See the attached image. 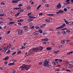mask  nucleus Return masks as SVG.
<instances>
[{
  "label": "nucleus",
  "instance_id": "obj_1",
  "mask_svg": "<svg viewBox=\"0 0 73 73\" xmlns=\"http://www.w3.org/2000/svg\"><path fill=\"white\" fill-rule=\"evenodd\" d=\"M31 66L28 65H26L25 64L23 65L22 66H20V69H21V70H24V69L25 68L26 70H28L29 69V68H30Z\"/></svg>",
  "mask_w": 73,
  "mask_h": 73
},
{
  "label": "nucleus",
  "instance_id": "obj_2",
  "mask_svg": "<svg viewBox=\"0 0 73 73\" xmlns=\"http://www.w3.org/2000/svg\"><path fill=\"white\" fill-rule=\"evenodd\" d=\"M50 62V61H47V60L46 59L45 61L44 62V66L45 67L47 66L48 67H49V64L48 63H49Z\"/></svg>",
  "mask_w": 73,
  "mask_h": 73
},
{
  "label": "nucleus",
  "instance_id": "obj_3",
  "mask_svg": "<svg viewBox=\"0 0 73 73\" xmlns=\"http://www.w3.org/2000/svg\"><path fill=\"white\" fill-rule=\"evenodd\" d=\"M25 32H28L29 31V29L27 26H25L23 27Z\"/></svg>",
  "mask_w": 73,
  "mask_h": 73
},
{
  "label": "nucleus",
  "instance_id": "obj_4",
  "mask_svg": "<svg viewBox=\"0 0 73 73\" xmlns=\"http://www.w3.org/2000/svg\"><path fill=\"white\" fill-rule=\"evenodd\" d=\"M33 51L30 52V53H31V54H33V52H34V50L35 52H38V48H33Z\"/></svg>",
  "mask_w": 73,
  "mask_h": 73
},
{
  "label": "nucleus",
  "instance_id": "obj_5",
  "mask_svg": "<svg viewBox=\"0 0 73 73\" xmlns=\"http://www.w3.org/2000/svg\"><path fill=\"white\" fill-rule=\"evenodd\" d=\"M18 34L19 35H22L23 34V30L22 29L21 30H20L18 32Z\"/></svg>",
  "mask_w": 73,
  "mask_h": 73
},
{
  "label": "nucleus",
  "instance_id": "obj_6",
  "mask_svg": "<svg viewBox=\"0 0 73 73\" xmlns=\"http://www.w3.org/2000/svg\"><path fill=\"white\" fill-rule=\"evenodd\" d=\"M64 12L62 10H60L58 12H56V14H59V13H64Z\"/></svg>",
  "mask_w": 73,
  "mask_h": 73
},
{
  "label": "nucleus",
  "instance_id": "obj_7",
  "mask_svg": "<svg viewBox=\"0 0 73 73\" xmlns=\"http://www.w3.org/2000/svg\"><path fill=\"white\" fill-rule=\"evenodd\" d=\"M57 8H59V9L61 7V4L59 3L57 5Z\"/></svg>",
  "mask_w": 73,
  "mask_h": 73
},
{
  "label": "nucleus",
  "instance_id": "obj_8",
  "mask_svg": "<svg viewBox=\"0 0 73 73\" xmlns=\"http://www.w3.org/2000/svg\"><path fill=\"white\" fill-rule=\"evenodd\" d=\"M4 50H2V51H1V52H5L7 50V47H4Z\"/></svg>",
  "mask_w": 73,
  "mask_h": 73
},
{
  "label": "nucleus",
  "instance_id": "obj_9",
  "mask_svg": "<svg viewBox=\"0 0 73 73\" xmlns=\"http://www.w3.org/2000/svg\"><path fill=\"white\" fill-rule=\"evenodd\" d=\"M66 42V40H61V43L62 44H65Z\"/></svg>",
  "mask_w": 73,
  "mask_h": 73
},
{
  "label": "nucleus",
  "instance_id": "obj_10",
  "mask_svg": "<svg viewBox=\"0 0 73 73\" xmlns=\"http://www.w3.org/2000/svg\"><path fill=\"white\" fill-rule=\"evenodd\" d=\"M11 46H12V45L11 44H9L7 45V49H9L10 48V47Z\"/></svg>",
  "mask_w": 73,
  "mask_h": 73
},
{
  "label": "nucleus",
  "instance_id": "obj_11",
  "mask_svg": "<svg viewBox=\"0 0 73 73\" xmlns=\"http://www.w3.org/2000/svg\"><path fill=\"white\" fill-rule=\"evenodd\" d=\"M48 40H49V39L48 38H44L41 40L42 41H48Z\"/></svg>",
  "mask_w": 73,
  "mask_h": 73
},
{
  "label": "nucleus",
  "instance_id": "obj_12",
  "mask_svg": "<svg viewBox=\"0 0 73 73\" xmlns=\"http://www.w3.org/2000/svg\"><path fill=\"white\" fill-rule=\"evenodd\" d=\"M33 34L34 35H37L38 34V32L37 31H36L33 33Z\"/></svg>",
  "mask_w": 73,
  "mask_h": 73
},
{
  "label": "nucleus",
  "instance_id": "obj_13",
  "mask_svg": "<svg viewBox=\"0 0 73 73\" xmlns=\"http://www.w3.org/2000/svg\"><path fill=\"white\" fill-rule=\"evenodd\" d=\"M8 59H9V57L7 56L5 58L3 59V60H8Z\"/></svg>",
  "mask_w": 73,
  "mask_h": 73
},
{
  "label": "nucleus",
  "instance_id": "obj_14",
  "mask_svg": "<svg viewBox=\"0 0 73 73\" xmlns=\"http://www.w3.org/2000/svg\"><path fill=\"white\" fill-rule=\"evenodd\" d=\"M66 24L64 23V24H63L62 25L60 26V27H61V28L62 29V28H63L64 27H66Z\"/></svg>",
  "mask_w": 73,
  "mask_h": 73
},
{
  "label": "nucleus",
  "instance_id": "obj_15",
  "mask_svg": "<svg viewBox=\"0 0 73 73\" xmlns=\"http://www.w3.org/2000/svg\"><path fill=\"white\" fill-rule=\"evenodd\" d=\"M33 20V19H28L27 21L28 22L32 21Z\"/></svg>",
  "mask_w": 73,
  "mask_h": 73
},
{
  "label": "nucleus",
  "instance_id": "obj_16",
  "mask_svg": "<svg viewBox=\"0 0 73 73\" xmlns=\"http://www.w3.org/2000/svg\"><path fill=\"white\" fill-rule=\"evenodd\" d=\"M61 33L63 35H65V34L66 33V31H62L61 32Z\"/></svg>",
  "mask_w": 73,
  "mask_h": 73
},
{
  "label": "nucleus",
  "instance_id": "obj_17",
  "mask_svg": "<svg viewBox=\"0 0 73 73\" xmlns=\"http://www.w3.org/2000/svg\"><path fill=\"white\" fill-rule=\"evenodd\" d=\"M64 21H65V23H66V24H68L69 25V22H68V21H66V20L65 19H64Z\"/></svg>",
  "mask_w": 73,
  "mask_h": 73
},
{
  "label": "nucleus",
  "instance_id": "obj_18",
  "mask_svg": "<svg viewBox=\"0 0 73 73\" xmlns=\"http://www.w3.org/2000/svg\"><path fill=\"white\" fill-rule=\"evenodd\" d=\"M69 25H73V22H70L69 23Z\"/></svg>",
  "mask_w": 73,
  "mask_h": 73
},
{
  "label": "nucleus",
  "instance_id": "obj_19",
  "mask_svg": "<svg viewBox=\"0 0 73 73\" xmlns=\"http://www.w3.org/2000/svg\"><path fill=\"white\" fill-rule=\"evenodd\" d=\"M21 13H18L17 14H15V17H17V16H18Z\"/></svg>",
  "mask_w": 73,
  "mask_h": 73
},
{
  "label": "nucleus",
  "instance_id": "obj_20",
  "mask_svg": "<svg viewBox=\"0 0 73 73\" xmlns=\"http://www.w3.org/2000/svg\"><path fill=\"white\" fill-rule=\"evenodd\" d=\"M12 3H18V1L17 0V1H14V0H13L12 1Z\"/></svg>",
  "mask_w": 73,
  "mask_h": 73
},
{
  "label": "nucleus",
  "instance_id": "obj_21",
  "mask_svg": "<svg viewBox=\"0 0 73 73\" xmlns=\"http://www.w3.org/2000/svg\"><path fill=\"white\" fill-rule=\"evenodd\" d=\"M24 21L23 19H20L17 21V22H23Z\"/></svg>",
  "mask_w": 73,
  "mask_h": 73
},
{
  "label": "nucleus",
  "instance_id": "obj_22",
  "mask_svg": "<svg viewBox=\"0 0 73 73\" xmlns=\"http://www.w3.org/2000/svg\"><path fill=\"white\" fill-rule=\"evenodd\" d=\"M29 18H30V19L33 18H36L35 17L33 16H29L28 17Z\"/></svg>",
  "mask_w": 73,
  "mask_h": 73
},
{
  "label": "nucleus",
  "instance_id": "obj_23",
  "mask_svg": "<svg viewBox=\"0 0 73 73\" xmlns=\"http://www.w3.org/2000/svg\"><path fill=\"white\" fill-rule=\"evenodd\" d=\"M46 49L48 50H51V49H52V48H51V47H49L47 48H46Z\"/></svg>",
  "mask_w": 73,
  "mask_h": 73
},
{
  "label": "nucleus",
  "instance_id": "obj_24",
  "mask_svg": "<svg viewBox=\"0 0 73 73\" xmlns=\"http://www.w3.org/2000/svg\"><path fill=\"white\" fill-rule=\"evenodd\" d=\"M38 32L40 33H42V30L41 29H39L38 30Z\"/></svg>",
  "mask_w": 73,
  "mask_h": 73
},
{
  "label": "nucleus",
  "instance_id": "obj_25",
  "mask_svg": "<svg viewBox=\"0 0 73 73\" xmlns=\"http://www.w3.org/2000/svg\"><path fill=\"white\" fill-rule=\"evenodd\" d=\"M27 9H28V10H29L30 9H31V7H30V6H27Z\"/></svg>",
  "mask_w": 73,
  "mask_h": 73
},
{
  "label": "nucleus",
  "instance_id": "obj_26",
  "mask_svg": "<svg viewBox=\"0 0 73 73\" xmlns=\"http://www.w3.org/2000/svg\"><path fill=\"white\" fill-rule=\"evenodd\" d=\"M10 52L11 51H10V50H8L7 52H6V53H7V54H9Z\"/></svg>",
  "mask_w": 73,
  "mask_h": 73
},
{
  "label": "nucleus",
  "instance_id": "obj_27",
  "mask_svg": "<svg viewBox=\"0 0 73 73\" xmlns=\"http://www.w3.org/2000/svg\"><path fill=\"white\" fill-rule=\"evenodd\" d=\"M24 9H22L21 10H20L19 12H24Z\"/></svg>",
  "mask_w": 73,
  "mask_h": 73
},
{
  "label": "nucleus",
  "instance_id": "obj_28",
  "mask_svg": "<svg viewBox=\"0 0 73 73\" xmlns=\"http://www.w3.org/2000/svg\"><path fill=\"white\" fill-rule=\"evenodd\" d=\"M61 29L62 28H61V26H60V27H58L57 28H56V29Z\"/></svg>",
  "mask_w": 73,
  "mask_h": 73
},
{
  "label": "nucleus",
  "instance_id": "obj_29",
  "mask_svg": "<svg viewBox=\"0 0 73 73\" xmlns=\"http://www.w3.org/2000/svg\"><path fill=\"white\" fill-rule=\"evenodd\" d=\"M66 32L67 33H70V31L69 30L67 29V30H66Z\"/></svg>",
  "mask_w": 73,
  "mask_h": 73
},
{
  "label": "nucleus",
  "instance_id": "obj_30",
  "mask_svg": "<svg viewBox=\"0 0 73 73\" xmlns=\"http://www.w3.org/2000/svg\"><path fill=\"white\" fill-rule=\"evenodd\" d=\"M33 28H35V26H32L31 27H30V29H33Z\"/></svg>",
  "mask_w": 73,
  "mask_h": 73
},
{
  "label": "nucleus",
  "instance_id": "obj_31",
  "mask_svg": "<svg viewBox=\"0 0 73 73\" xmlns=\"http://www.w3.org/2000/svg\"><path fill=\"white\" fill-rule=\"evenodd\" d=\"M73 53V52H68L67 53V54H72Z\"/></svg>",
  "mask_w": 73,
  "mask_h": 73
},
{
  "label": "nucleus",
  "instance_id": "obj_32",
  "mask_svg": "<svg viewBox=\"0 0 73 73\" xmlns=\"http://www.w3.org/2000/svg\"><path fill=\"white\" fill-rule=\"evenodd\" d=\"M46 22H49L50 21V20L48 19H47L46 20Z\"/></svg>",
  "mask_w": 73,
  "mask_h": 73
},
{
  "label": "nucleus",
  "instance_id": "obj_33",
  "mask_svg": "<svg viewBox=\"0 0 73 73\" xmlns=\"http://www.w3.org/2000/svg\"><path fill=\"white\" fill-rule=\"evenodd\" d=\"M21 52V50L18 51L17 52V54H20Z\"/></svg>",
  "mask_w": 73,
  "mask_h": 73
},
{
  "label": "nucleus",
  "instance_id": "obj_34",
  "mask_svg": "<svg viewBox=\"0 0 73 73\" xmlns=\"http://www.w3.org/2000/svg\"><path fill=\"white\" fill-rule=\"evenodd\" d=\"M7 35L8 34H9L10 33H11V31H7Z\"/></svg>",
  "mask_w": 73,
  "mask_h": 73
},
{
  "label": "nucleus",
  "instance_id": "obj_35",
  "mask_svg": "<svg viewBox=\"0 0 73 73\" xmlns=\"http://www.w3.org/2000/svg\"><path fill=\"white\" fill-rule=\"evenodd\" d=\"M49 6V5L48 4H46L45 5V7L46 8H48Z\"/></svg>",
  "mask_w": 73,
  "mask_h": 73
},
{
  "label": "nucleus",
  "instance_id": "obj_36",
  "mask_svg": "<svg viewBox=\"0 0 73 73\" xmlns=\"http://www.w3.org/2000/svg\"><path fill=\"white\" fill-rule=\"evenodd\" d=\"M64 11H67L68 9L66 8H64L63 9Z\"/></svg>",
  "mask_w": 73,
  "mask_h": 73
},
{
  "label": "nucleus",
  "instance_id": "obj_37",
  "mask_svg": "<svg viewBox=\"0 0 73 73\" xmlns=\"http://www.w3.org/2000/svg\"><path fill=\"white\" fill-rule=\"evenodd\" d=\"M16 54V51H15L13 53L12 55H14V54Z\"/></svg>",
  "mask_w": 73,
  "mask_h": 73
},
{
  "label": "nucleus",
  "instance_id": "obj_38",
  "mask_svg": "<svg viewBox=\"0 0 73 73\" xmlns=\"http://www.w3.org/2000/svg\"><path fill=\"white\" fill-rule=\"evenodd\" d=\"M53 53H55V54H57V53H58V51H54L53 52Z\"/></svg>",
  "mask_w": 73,
  "mask_h": 73
},
{
  "label": "nucleus",
  "instance_id": "obj_39",
  "mask_svg": "<svg viewBox=\"0 0 73 73\" xmlns=\"http://www.w3.org/2000/svg\"><path fill=\"white\" fill-rule=\"evenodd\" d=\"M35 29H39V28H40V27H38V26H36L35 27Z\"/></svg>",
  "mask_w": 73,
  "mask_h": 73
},
{
  "label": "nucleus",
  "instance_id": "obj_40",
  "mask_svg": "<svg viewBox=\"0 0 73 73\" xmlns=\"http://www.w3.org/2000/svg\"><path fill=\"white\" fill-rule=\"evenodd\" d=\"M57 34H58V35H61V33L58 32L57 33Z\"/></svg>",
  "mask_w": 73,
  "mask_h": 73
},
{
  "label": "nucleus",
  "instance_id": "obj_41",
  "mask_svg": "<svg viewBox=\"0 0 73 73\" xmlns=\"http://www.w3.org/2000/svg\"><path fill=\"white\" fill-rule=\"evenodd\" d=\"M18 7H21V6H23V4H19V5H18Z\"/></svg>",
  "mask_w": 73,
  "mask_h": 73
},
{
  "label": "nucleus",
  "instance_id": "obj_42",
  "mask_svg": "<svg viewBox=\"0 0 73 73\" xmlns=\"http://www.w3.org/2000/svg\"><path fill=\"white\" fill-rule=\"evenodd\" d=\"M26 62H27V63H29V62H30V61L29 60H27L26 61Z\"/></svg>",
  "mask_w": 73,
  "mask_h": 73
},
{
  "label": "nucleus",
  "instance_id": "obj_43",
  "mask_svg": "<svg viewBox=\"0 0 73 73\" xmlns=\"http://www.w3.org/2000/svg\"><path fill=\"white\" fill-rule=\"evenodd\" d=\"M42 2L44 3H46V1L45 0H42Z\"/></svg>",
  "mask_w": 73,
  "mask_h": 73
},
{
  "label": "nucleus",
  "instance_id": "obj_44",
  "mask_svg": "<svg viewBox=\"0 0 73 73\" xmlns=\"http://www.w3.org/2000/svg\"><path fill=\"white\" fill-rule=\"evenodd\" d=\"M10 23H11V24H13L15 23V22L14 21V22L11 21L10 22Z\"/></svg>",
  "mask_w": 73,
  "mask_h": 73
},
{
  "label": "nucleus",
  "instance_id": "obj_45",
  "mask_svg": "<svg viewBox=\"0 0 73 73\" xmlns=\"http://www.w3.org/2000/svg\"><path fill=\"white\" fill-rule=\"evenodd\" d=\"M42 34L43 35H45L46 34V32H44V33H43Z\"/></svg>",
  "mask_w": 73,
  "mask_h": 73
},
{
  "label": "nucleus",
  "instance_id": "obj_46",
  "mask_svg": "<svg viewBox=\"0 0 73 73\" xmlns=\"http://www.w3.org/2000/svg\"><path fill=\"white\" fill-rule=\"evenodd\" d=\"M42 26L43 27H44V26H46V24H44L42 25Z\"/></svg>",
  "mask_w": 73,
  "mask_h": 73
},
{
  "label": "nucleus",
  "instance_id": "obj_47",
  "mask_svg": "<svg viewBox=\"0 0 73 73\" xmlns=\"http://www.w3.org/2000/svg\"><path fill=\"white\" fill-rule=\"evenodd\" d=\"M16 70H14L13 71V73H16Z\"/></svg>",
  "mask_w": 73,
  "mask_h": 73
},
{
  "label": "nucleus",
  "instance_id": "obj_48",
  "mask_svg": "<svg viewBox=\"0 0 73 73\" xmlns=\"http://www.w3.org/2000/svg\"><path fill=\"white\" fill-rule=\"evenodd\" d=\"M48 16H53V14H48Z\"/></svg>",
  "mask_w": 73,
  "mask_h": 73
},
{
  "label": "nucleus",
  "instance_id": "obj_49",
  "mask_svg": "<svg viewBox=\"0 0 73 73\" xmlns=\"http://www.w3.org/2000/svg\"><path fill=\"white\" fill-rule=\"evenodd\" d=\"M38 64L39 65H42V62H39Z\"/></svg>",
  "mask_w": 73,
  "mask_h": 73
},
{
  "label": "nucleus",
  "instance_id": "obj_50",
  "mask_svg": "<svg viewBox=\"0 0 73 73\" xmlns=\"http://www.w3.org/2000/svg\"><path fill=\"white\" fill-rule=\"evenodd\" d=\"M70 2H68L66 3L65 4L66 5H68V4H70Z\"/></svg>",
  "mask_w": 73,
  "mask_h": 73
},
{
  "label": "nucleus",
  "instance_id": "obj_51",
  "mask_svg": "<svg viewBox=\"0 0 73 73\" xmlns=\"http://www.w3.org/2000/svg\"><path fill=\"white\" fill-rule=\"evenodd\" d=\"M4 63L5 65H7V64H8V62H5Z\"/></svg>",
  "mask_w": 73,
  "mask_h": 73
},
{
  "label": "nucleus",
  "instance_id": "obj_52",
  "mask_svg": "<svg viewBox=\"0 0 73 73\" xmlns=\"http://www.w3.org/2000/svg\"><path fill=\"white\" fill-rule=\"evenodd\" d=\"M18 24H19V25H22V24L21 23H18Z\"/></svg>",
  "mask_w": 73,
  "mask_h": 73
},
{
  "label": "nucleus",
  "instance_id": "obj_53",
  "mask_svg": "<svg viewBox=\"0 0 73 73\" xmlns=\"http://www.w3.org/2000/svg\"><path fill=\"white\" fill-rule=\"evenodd\" d=\"M52 63H53V64H54V65H56V63L54 62H52Z\"/></svg>",
  "mask_w": 73,
  "mask_h": 73
},
{
  "label": "nucleus",
  "instance_id": "obj_54",
  "mask_svg": "<svg viewBox=\"0 0 73 73\" xmlns=\"http://www.w3.org/2000/svg\"><path fill=\"white\" fill-rule=\"evenodd\" d=\"M43 14L42 13H40L39 14V16H42Z\"/></svg>",
  "mask_w": 73,
  "mask_h": 73
},
{
  "label": "nucleus",
  "instance_id": "obj_55",
  "mask_svg": "<svg viewBox=\"0 0 73 73\" xmlns=\"http://www.w3.org/2000/svg\"><path fill=\"white\" fill-rule=\"evenodd\" d=\"M27 44V43H24V44H23V46H25V45H26Z\"/></svg>",
  "mask_w": 73,
  "mask_h": 73
},
{
  "label": "nucleus",
  "instance_id": "obj_56",
  "mask_svg": "<svg viewBox=\"0 0 73 73\" xmlns=\"http://www.w3.org/2000/svg\"><path fill=\"white\" fill-rule=\"evenodd\" d=\"M0 69L1 70H3V67H0Z\"/></svg>",
  "mask_w": 73,
  "mask_h": 73
},
{
  "label": "nucleus",
  "instance_id": "obj_57",
  "mask_svg": "<svg viewBox=\"0 0 73 73\" xmlns=\"http://www.w3.org/2000/svg\"><path fill=\"white\" fill-rule=\"evenodd\" d=\"M70 0H67L65 1V2H69Z\"/></svg>",
  "mask_w": 73,
  "mask_h": 73
},
{
  "label": "nucleus",
  "instance_id": "obj_58",
  "mask_svg": "<svg viewBox=\"0 0 73 73\" xmlns=\"http://www.w3.org/2000/svg\"><path fill=\"white\" fill-rule=\"evenodd\" d=\"M56 62L57 63H59V62H60L59 60H57V61Z\"/></svg>",
  "mask_w": 73,
  "mask_h": 73
},
{
  "label": "nucleus",
  "instance_id": "obj_59",
  "mask_svg": "<svg viewBox=\"0 0 73 73\" xmlns=\"http://www.w3.org/2000/svg\"><path fill=\"white\" fill-rule=\"evenodd\" d=\"M49 30L50 31H53V29H50Z\"/></svg>",
  "mask_w": 73,
  "mask_h": 73
},
{
  "label": "nucleus",
  "instance_id": "obj_60",
  "mask_svg": "<svg viewBox=\"0 0 73 73\" xmlns=\"http://www.w3.org/2000/svg\"><path fill=\"white\" fill-rule=\"evenodd\" d=\"M12 61L13 62H16V60H15L13 59Z\"/></svg>",
  "mask_w": 73,
  "mask_h": 73
},
{
  "label": "nucleus",
  "instance_id": "obj_61",
  "mask_svg": "<svg viewBox=\"0 0 73 73\" xmlns=\"http://www.w3.org/2000/svg\"><path fill=\"white\" fill-rule=\"evenodd\" d=\"M4 16V14H1L0 15V16Z\"/></svg>",
  "mask_w": 73,
  "mask_h": 73
},
{
  "label": "nucleus",
  "instance_id": "obj_62",
  "mask_svg": "<svg viewBox=\"0 0 73 73\" xmlns=\"http://www.w3.org/2000/svg\"><path fill=\"white\" fill-rule=\"evenodd\" d=\"M32 13H28V14H27V15H31V14Z\"/></svg>",
  "mask_w": 73,
  "mask_h": 73
},
{
  "label": "nucleus",
  "instance_id": "obj_63",
  "mask_svg": "<svg viewBox=\"0 0 73 73\" xmlns=\"http://www.w3.org/2000/svg\"><path fill=\"white\" fill-rule=\"evenodd\" d=\"M25 48V46H22V49H24Z\"/></svg>",
  "mask_w": 73,
  "mask_h": 73
},
{
  "label": "nucleus",
  "instance_id": "obj_64",
  "mask_svg": "<svg viewBox=\"0 0 73 73\" xmlns=\"http://www.w3.org/2000/svg\"><path fill=\"white\" fill-rule=\"evenodd\" d=\"M70 45H72V46H73V43H71L70 44Z\"/></svg>",
  "mask_w": 73,
  "mask_h": 73
}]
</instances>
